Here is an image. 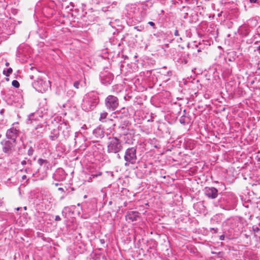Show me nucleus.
I'll list each match as a JSON object with an SVG mask.
<instances>
[{
    "label": "nucleus",
    "instance_id": "nucleus-1",
    "mask_svg": "<svg viewBox=\"0 0 260 260\" xmlns=\"http://www.w3.org/2000/svg\"><path fill=\"white\" fill-rule=\"evenodd\" d=\"M100 130H101V134H100V135L101 138L104 139L105 141L109 140L107 145L108 152L116 153L119 152L122 148L120 140L117 138H110L109 137L108 134H105L103 128L101 127V125L99 126V134Z\"/></svg>",
    "mask_w": 260,
    "mask_h": 260
},
{
    "label": "nucleus",
    "instance_id": "nucleus-2",
    "mask_svg": "<svg viewBox=\"0 0 260 260\" xmlns=\"http://www.w3.org/2000/svg\"><path fill=\"white\" fill-rule=\"evenodd\" d=\"M124 159L125 161L124 166L128 167L130 164L134 165L137 160V148L133 147L125 150Z\"/></svg>",
    "mask_w": 260,
    "mask_h": 260
},
{
    "label": "nucleus",
    "instance_id": "nucleus-3",
    "mask_svg": "<svg viewBox=\"0 0 260 260\" xmlns=\"http://www.w3.org/2000/svg\"><path fill=\"white\" fill-rule=\"evenodd\" d=\"M17 143L9 140L4 139L1 142L2 151L7 156H10L15 151Z\"/></svg>",
    "mask_w": 260,
    "mask_h": 260
},
{
    "label": "nucleus",
    "instance_id": "nucleus-4",
    "mask_svg": "<svg viewBox=\"0 0 260 260\" xmlns=\"http://www.w3.org/2000/svg\"><path fill=\"white\" fill-rule=\"evenodd\" d=\"M105 105L107 109L113 111L118 108L119 100L116 96L109 95L105 100Z\"/></svg>",
    "mask_w": 260,
    "mask_h": 260
},
{
    "label": "nucleus",
    "instance_id": "nucleus-5",
    "mask_svg": "<svg viewBox=\"0 0 260 260\" xmlns=\"http://www.w3.org/2000/svg\"><path fill=\"white\" fill-rule=\"evenodd\" d=\"M38 113H31L28 116L26 120L27 124H31L34 126L35 129L42 128L43 125L40 122V119L38 118Z\"/></svg>",
    "mask_w": 260,
    "mask_h": 260
},
{
    "label": "nucleus",
    "instance_id": "nucleus-6",
    "mask_svg": "<svg viewBox=\"0 0 260 260\" xmlns=\"http://www.w3.org/2000/svg\"><path fill=\"white\" fill-rule=\"evenodd\" d=\"M20 134V133L18 129L14 127H11L7 129L6 132V139L17 143V138L19 137Z\"/></svg>",
    "mask_w": 260,
    "mask_h": 260
},
{
    "label": "nucleus",
    "instance_id": "nucleus-7",
    "mask_svg": "<svg viewBox=\"0 0 260 260\" xmlns=\"http://www.w3.org/2000/svg\"><path fill=\"white\" fill-rule=\"evenodd\" d=\"M35 85L38 86V90L41 92H45L51 86L49 81H45L42 79L35 82Z\"/></svg>",
    "mask_w": 260,
    "mask_h": 260
},
{
    "label": "nucleus",
    "instance_id": "nucleus-8",
    "mask_svg": "<svg viewBox=\"0 0 260 260\" xmlns=\"http://www.w3.org/2000/svg\"><path fill=\"white\" fill-rule=\"evenodd\" d=\"M204 192L205 195L210 199H215L218 196V190L213 187H206Z\"/></svg>",
    "mask_w": 260,
    "mask_h": 260
},
{
    "label": "nucleus",
    "instance_id": "nucleus-9",
    "mask_svg": "<svg viewBox=\"0 0 260 260\" xmlns=\"http://www.w3.org/2000/svg\"><path fill=\"white\" fill-rule=\"evenodd\" d=\"M140 215V213L136 211H128L125 215V219L128 222H133L137 220Z\"/></svg>",
    "mask_w": 260,
    "mask_h": 260
},
{
    "label": "nucleus",
    "instance_id": "nucleus-10",
    "mask_svg": "<svg viewBox=\"0 0 260 260\" xmlns=\"http://www.w3.org/2000/svg\"><path fill=\"white\" fill-rule=\"evenodd\" d=\"M113 79V76L110 73H107L101 76V83L104 85L110 84Z\"/></svg>",
    "mask_w": 260,
    "mask_h": 260
},
{
    "label": "nucleus",
    "instance_id": "nucleus-11",
    "mask_svg": "<svg viewBox=\"0 0 260 260\" xmlns=\"http://www.w3.org/2000/svg\"><path fill=\"white\" fill-rule=\"evenodd\" d=\"M53 177L57 180L62 181L66 178L65 172L62 169H58L54 173Z\"/></svg>",
    "mask_w": 260,
    "mask_h": 260
},
{
    "label": "nucleus",
    "instance_id": "nucleus-12",
    "mask_svg": "<svg viewBox=\"0 0 260 260\" xmlns=\"http://www.w3.org/2000/svg\"><path fill=\"white\" fill-rule=\"evenodd\" d=\"M41 168L38 169L35 173L32 174V176L36 178V180H41L44 179L47 176V173L46 171H43L40 173Z\"/></svg>",
    "mask_w": 260,
    "mask_h": 260
},
{
    "label": "nucleus",
    "instance_id": "nucleus-13",
    "mask_svg": "<svg viewBox=\"0 0 260 260\" xmlns=\"http://www.w3.org/2000/svg\"><path fill=\"white\" fill-rule=\"evenodd\" d=\"M250 31V28L246 25L241 26L239 29V33L243 37H247L248 36Z\"/></svg>",
    "mask_w": 260,
    "mask_h": 260
},
{
    "label": "nucleus",
    "instance_id": "nucleus-14",
    "mask_svg": "<svg viewBox=\"0 0 260 260\" xmlns=\"http://www.w3.org/2000/svg\"><path fill=\"white\" fill-rule=\"evenodd\" d=\"M59 133L57 129H53L51 132V134L49 136V138L52 141H55L57 140L59 137Z\"/></svg>",
    "mask_w": 260,
    "mask_h": 260
},
{
    "label": "nucleus",
    "instance_id": "nucleus-15",
    "mask_svg": "<svg viewBox=\"0 0 260 260\" xmlns=\"http://www.w3.org/2000/svg\"><path fill=\"white\" fill-rule=\"evenodd\" d=\"M38 163L40 166V167L44 166V167L46 168H48L49 165V162L48 161H47L46 159H44L42 158L38 159Z\"/></svg>",
    "mask_w": 260,
    "mask_h": 260
},
{
    "label": "nucleus",
    "instance_id": "nucleus-16",
    "mask_svg": "<svg viewBox=\"0 0 260 260\" xmlns=\"http://www.w3.org/2000/svg\"><path fill=\"white\" fill-rule=\"evenodd\" d=\"M107 115H108V113L106 112H103L101 113L100 114V118L99 120L102 122L106 121V120L105 119L106 118Z\"/></svg>",
    "mask_w": 260,
    "mask_h": 260
},
{
    "label": "nucleus",
    "instance_id": "nucleus-17",
    "mask_svg": "<svg viewBox=\"0 0 260 260\" xmlns=\"http://www.w3.org/2000/svg\"><path fill=\"white\" fill-rule=\"evenodd\" d=\"M27 158H25L24 160H23L21 162V164L22 165V166H25L26 165V164H28V165H29L30 166L31 165V164H32V161L30 159H27V160H26Z\"/></svg>",
    "mask_w": 260,
    "mask_h": 260
},
{
    "label": "nucleus",
    "instance_id": "nucleus-18",
    "mask_svg": "<svg viewBox=\"0 0 260 260\" xmlns=\"http://www.w3.org/2000/svg\"><path fill=\"white\" fill-rule=\"evenodd\" d=\"M70 209V207H65L63 210L62 211V216H63L64 217H67V210H69Z\"/></svg>",
    "mask_w": 260,
    "mask_h": 260
},
{
    "label": "nucleus",
    "instance_id": "nucleus-19",
    "mask_svg": "<svg viewBox=\"0 0 260 260\" xmlns=\"http://www.w3.org/2000/svg\"><path fill=\"white\" fill-rule=\"evenodd\" d=\"M12 85L15 88H18L20 85L19 82L15 80L12 81Z\"/></svg>",
    "mask_w": 260,
    "mask_h": 260
},
{
    "label": "nucleus",
    "instance_id": "nucleus-20",
    "mask_svg": "<svg viewBox=\"0 0 260 260\" xmlns=\"http://www.w3.org/2000/svg\"><path fill=\"white\" fill-rule=\"evenodd\" d=\"M34 152V149L31 146H30L27 151V155L29 156H31L32 155Z\"/></svg>",
    "mask_w": 260,
    "mask_h": 260
},
{
    "label": "nucleus",
    "instance_id": "nucleus-21",
    "mask_svg": "<svg viewBox=\"0 0 260 260\" xmlns=\"http://www.w3.org/2000/svg\"><path fill=\"white\" fill-rule=\"evenodd\" d=\"M186 117L184 115L181 116L179 121L181 124H185L186 122L185 121Z\"/></svg>",
    "mask_w": 260,
    "mask_h": 260
},
{
    "label": "nucleus",
    "instance_id": "nucleus-22",
    "mask_svg": "<svg viewBox=\"0 0 260 260\" xmlns=\"http://www.w3.org/2000/svg\"><path fill=\"white\" fill-rule=\"evenodd\" d=\"M96 102H93V103H92L90 105L89 108L87 110H93L96 107Z\"/></svg>",
    "mask_w": 260,
    "mask_h": 260
},
{
    "label": "nucleus",
    "instance_id": "nucleus-23",
    "mask_svg": "<svg viewBox=\"0 0 260 260\" xmlns=\"http://www.w3.org/2000/svg\"><path fill=\"white\" fill-rule=\"evenodd\" d=\"M13 70H12V69L10 68L9 69H8L7 71V73L5 74V71H4V74L6 76H9L10 75V74L12 73Z\"/></svg>",
    "mask_w": 260,
    "mask_h": 260
},
{
    "label": "nucleus",
    "instance_id": "nucleus-24",
    "mask_svg": "<svg viewBox=\"0 0 260 260\" xmlns=\"http://www.w3.org/2000/svg\"><path fill=\"white\" fill-rule=\"evenodd\" d=\"M79 85H80V82L79 81H76L74 82V86L77 88V89H78L79 88Z\"/></svg>",
    "mask_w": 260,
    "mask_h": 260
},
{
    "label": "nucleus",
    "instance_id": "nucleus-25",
    "mask_svg": "<svg viewBox=\"0 0 260 260\" xmlns=\"http://www.w3.org/2000/svg\"><path fill=\"white\" fill-rule=\"evenodd\" d=\"M252 230L254 233H258L259 231V228L256 226H253L252 228Z\"/></svg>",
    "mask_w": 260,
    "mask_h": 260
},
{
    "label": "nucleus",
    "instance_id": "nucleus-26",
    "mask_svg": "<svg viewBox=\"0 0 260 260\" xmlns=\"http://www.w3.org/2000/svg\"><path fill=\"white\" fill-rule=\"evenodd\" d=\"M148 24H149L152 27H153V28H156L155 24L153 22L149 21V22H148Z\"/></svg>",
    "mask_w": 260,
    "mask_h": 260
},
{
    "label": "nucleus",
    "instance_id": "nucleus-27",
    "mask_svg": "<svg viewBox=\"0 0 260 260\" xmlns=\"http://www.w3.org/2000/svg\"><path fill=\"white\" fill-rule=\"evenodd\" d=\"M217 231H218V229L217 228H211L210 229V231L211 232H213L214 233H217Z\"/></svg>",
    "mask_w": 260,
    "mask_h": 260
},
{
    "label": "nucleus",
    "instance_id": "nucleus-28",
    "mask_svg": "<svg viewBox=\"0 0 260 260\" xmlns=\"http://www.w3.org/2000/svg\"><path fill=\"white\" fill-rule=\"evenodd\" d=\"M255 51H257L258 53L260 55V45L256 47V49L255 50Z\"/></svg>",
    "mask_w": 260,
    "mask_h": 260
},
{
    "label": "nucleus",
    "instance_id": "nucleus-29",
    "mask_svg": "<svg viewBox=\"0 0 260 260\" xmlns=\"http://www.w3.org/2000/svg\"><path fill=\"white\" fill-rule=\"evenodd\" d=\"M61 218L59 215H56L55 218V220L56 221H60Z\"/></svg>",
    "mask_w": 260,
    "mask_h": 260
},
{
    "label": "nucleus",
    "instance_id": "nucleus-30",
    "mask_svg": "<svg viewBox=\"0 0 260 260\" xmlns=\"http://www.w3.org/2000/svg\"><path fill=\"white\" fill-rule=\"evenodd\" d=\"M174 35L175 36H178L179 35V32H178V30L176 29L175 30V32H174Z\"/></svg>",
    "mask_w": 260,
    "mask_h": 260
},
{
    "label": "nucleus",
    "instance_id": "nucleus-31",
    "mask_svg": "<svg viewBox=\"0 0 260 260\" xmlns=\"http://www.w3.org/2000/svg\"><path fill=\"white\" fill-rule=\"evenodd\" d=\"M251 3H256L258 0H249Z\"/></svg>",
    "mask_w": 260,
    "mask_h": 260
},
{
    "label": "nucleus",
    "instance_id": "nucleus-32",
    "mask_svg": "<svg viewBox=\"0 0 260 260\" xmlns=\"http://www.w3.org/2000/svg\"><path fill=\"white\" fill-rule=\"evenodd\" d=\"M219 239L220 240H224V236L223 235H221L219 237Z\"/></svg>",
    "mask_w": 260,
    "mask_h": 260
},
{
    "label": "nucleus",
    "instance_id": "nucleus-33",
    "mask_svg": "<svg viewBox=\"0 0 260 260\" xmlns=\"http://www.w3.org/2000/svg\"><path fill=\"white\" fill-rule=\"evenodd\" d=\"M93 178H96L98 176V174L96 173L92 174L91 175Z\"/></svg>",
    "mask_w": 260,
    "mask_h": 260
},
{
    "label": "nucleus",
    "instance_id": "nucleus-34",
    "mask_svg": "<svg viewBox=\"0 0 260 260\" xmlns=\"http://www.w3.org/2000/svg\"><path fill=\"white\" fill-rule=\"evenodd\" d=\"M58 190H59V191H61L62 192H64V189L63 188H62V187H59L58 188Z\"/></svg>",
    "mask_w": 260,
    "mask_h": 260
},
{
    "label": "nucleus",
    "instance_id": "nucleus-35",
    "mask_svg": "<svg viewBox=\"0 0 260 260\" xmlns=\"http://www.w3.org/2000/svg\"><path fill=\"white\" fill-rule=\"evenodd\" d=\"M100 242H101V244H103L105 243V241L104 239H101Z\"/></svg>",
    "mask_w": 260,
    "mask_h": 260
},
{
    "label": "nucleus",
    "instance_id": "nucleus-36",
    "mask_svg": "<svg viewBox=\"0 0 260 260\" xmlns=\"http://www.w3.org/2000/svg\"><path fill=\"white\" fill-rule=\"evenodd\" d=\"M22 178L23 180H24L26 178V176L25 175H23L22 177Z\"/></svg>",
    "mask_w": 260,
    "mask_h": 260
},
{
    "label": "nucleus",
    "instance_id": "nucleus-37",
    "mask_svg": "<svg viewBox=\"0 0 260 260\" xmlns=\"http://www.w3.org/2000/svg\"><path fill=\"white\" fill-rule=\"evenodd\" d=\"M67 212H71V208L70 207V209L69 210H67Z\"/></svg>",
    "mask_w": 260,
    "mask_h": 260
},
{
    "label": "nucleus",
    "instance_id": "nucleus-38",
    "mask_svg": "<svg viewBox=\"0 0 260 260\" xmlns=\"http://www.w3.org/2000/svg\"><path fill=\"white\" fill-rule=\"evenodd\" d=\"M101 193H102V194L103 196L104 197V195H105V194L104 193V192H103V191H102V190H101Z\"/></svg>",
    "mask_w": 260,
    "mask_h": 260
},
{
    "label": "nucleus",
    "instance_id": "nucleus-39",
    "mask_svg": "<svg viewBox=\"0 0 260 260\" xmlns=\"http://www.w3.org/2000/svg\"><path fill=\"white\" fill-rule=\"evenodd\" d=\"M25 171L26 173H28V170L27 169H25Z\"/></svg>",
    "mask_w": 260,
    "mask_h": 260
},
{
    "label": "nucleus",
    "instance_id": "nucleus-40",
    "mask_svg": "<svg viewBox=\"0 0 260 260\" xmlns=\"http://www.w3.org/2000/svg\"><path fill=\"white\" fill-rule=\"evenodd\" d=\"M21 209V208H17L16 210L18 211V210H20Z\"/></svg>",
    "mask_w": 260,
    "mask_h": 260
},
{
    "label": "nucleus",
    "instance_id": "nucleus-41",
    "mask_svg": "<svg viewBox=\"0 0 260 260\" xmlns=\"http://www.w3.org/2000/svg\"><path fill=\"white\" fill-rule=\"evenodd\" d=\"M55 186H58V183H55Z\"/></svg>",
    "mask_w": 260,
    "mask_h": 260
},
{
    "label": "nucleus",
    "instance_id": "nucleus-42",
    "mask_svg": "<svg viewBox=\"0 0 260 260\" xmlns=\"http://www.w3.org/2000/svg\"><path fill=\"white\" fill-rule=\"evenodd\" d=\"M101 175V173L99 172L98 175L100 176Z\"/></svg>",
    "mask_w": 260,
    "mask_h": 260
},
{
    "label": "nucleus",
    "instance_id": "nucleus-43",
    "mask_svg": "<svg viewBox=\"0 0 260 260\" xmlns=\"http://www.w3.org/2000/svg\"><path fill=\"white\" fill-rule=\"evenodd\" d=\"M84 198H87V196H86V195H85V196H84Z\"/></svg>",
    "mask_w": 260,
    "mask_h": 260
},
{
    "label": "nucleus",
    "instance_id": "nucleus-44",
    "mask_svg": "<svg viewBox=\"0 0 260 260\" xmlns=\"http://www.w3.org/2000/svg\"><path fill=\"white\" fill-rule=\"evenodd\" d=\"M24 209L26 210V207H24Z\"/></svg>",
    "mask_w": 260,
    "mask_h": 260
},
{
    "label": "nucleus",
    "instance_id": "nucleus-45",
    "mask_svg": "<svg viewBox=\"0 0 260 260\" xmlns=\"http://www.w3.org/2000/svg\"><path fill=\"white\" fill-rule=\"evenodd\" d=\"M118 158H120V157L119 154H118Z\"/></svg>",
    "mask_w": 260,
    "mask_h": 260
},
{
    "label": "nucleus",
    "instance_id": "nucleus-46",
    "mask_svg": "<svg viewBox=\"0 0 260 260\" xmlns=\"http://www.w3.org/2000/svg\"><path fill=\"white\" fill-rule=\"evenodd\" d=\"M103 10V11H105V12H106V10H104L103 9V10Z\"/></svg>",
    "mask_w": 260,
    "mask_h": 260
},
{
    "label": "nucleus",
    "instance_id": "nucleus-47",
    "mask_svg": "<svg viewBox=\"0 0 260 260\" xmlns=\"http://www.w3.org/2000/svg\"><path fill=\"white\" fill-rule=\"evenodd\" d=\"M198 52H200V51H201V50H200V49H198Z\"/></svg>",
    "mask_w": 260,
    "mask_h": 260
},
{
    "label": "nucleus",
    "instance_id": "nucleus-48",
    "mask_svg": "<svg viewBox=\"0 0 260 260\" xmlns=\"http://www.w3.org/2000/svg\"><path fill=\"white\" fill-rule=\"evenodd\" d=\"M258 161H260V158L258 159Z\"/></svg>",
    "mask_w": 260,
    "mask_h": 260
},
{
    "label": "nucleus",
    "instance_id": "nucleus-49",
    "mask_svg": "<svg viewBox=\"0 0 260 260\" xmlns=\"http://www.w3.org/2000/svg\"><path fill=\"white\" fill-rule=\"evenodd\" d=\"M9 63H6V66H8Z\"/></svg>",
    "mask_w": 260,
    "mask_h": 260
},
{
    "label": "nucleus",
    "instance_id": "nucleus-50",
    "mask_svg": "<svg viewBox=\"0 0 260 260\" xmlns=\"http://www.w3.org/2000/svg\"><path fill=\"white\" fill-rule=\"evenodd\" d=\"M76 134H77V133H75V137H77Z\"/></svg>",
    "mask_w": 260,
    "mask_h": 260
},
{
    "label": "nucleus",
    "instance_id": "nucleus-51",
    "mask_svg": "<svg viewBox=\"0 0 260 260\" xmlns=\"http://www.w3.org/2000/svg\"><path fill=\"white\" fill-rule=\"evenodd\" d=\"M2 137V135L0 134V138Z\"/></svg>",
    "mask_w": 260,
    "mask_h": 260
},
{
    "label": "nucleus",
    "instance_id": "nucleus-52",
    "mask_svg": "<svg viewBox=\"0 0 260 260\" xmlns=\"http://www.w3.org/2000/svg\"><path fill=\"white\" fill-rule=\"evenodd\" d=\"M23 145L24 147H25V145H24V144H23Z\"/></svg>",
    "mask_w": 260,
    "mask_h": 260
},
{
    "label": "nucleus",
    "instance_id": "nucleus-53",
    "mask_svg": "<svg viewBox=\"0 0 260 260\" xmlns=\"http://www.w3.org/2000/svg\"><path fill=\"white\" fill-rule=\"evenodd\" d=\"M179 39H180V40H182V38H179Z\"/></svg>",
    "mask_w": 260,
    "mask_h": 260
},
{
    "label": "nucleus",
    "instance_id": "nucleus-54",
    "mask_svg": "<svg viewBox=\"0 0 260 260\" xmlns=\"http://www.w3.org/2000/svg\"><path fill=\"white\" fill-rule=\"evenodd\" d=\"M258 42H257H257H255V44H256V43H257Z\"/></svg>",
    "mask_w": 260,
    "mask_h": 260
},
{
    "label": "nucleus",
    "instance_id": "nucleus-55",
    "mask_svg": "<svg viewBox=\"0 0 260 260\" xmlns=\"http://www.w3.org/2000/svg\"><path fill=\"white\" fill-rule=\"evenodd\" d=\"M1 204H2V203H1V202H0V206L1 205Z\"/></svg>",
    "mask_w": 260,
    "mask_h": 260
},
{
    "label": "nucleus",
    "instance_id": "nucleus-56",
    "mask_svg": "<svg viewBox=\"0 0 260 260\" xmlns=\"http://www.w3.org/2000/svg\"><path fill=\"white\" fill-rule=\"evenodd\" d=\"M139 260H143V259H139Z\"/></svg>",
    "mask_w": 260,
    "mask_h": 260
}]
</instances>
